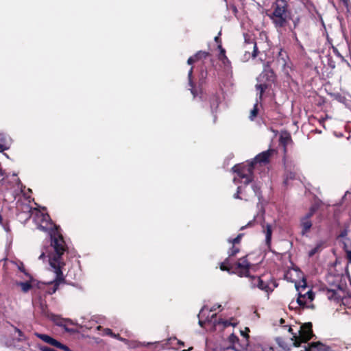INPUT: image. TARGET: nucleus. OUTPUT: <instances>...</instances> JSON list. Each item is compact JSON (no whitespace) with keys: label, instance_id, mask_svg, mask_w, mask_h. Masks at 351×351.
<instances>
[{"label":"nucleus","instance_id":"1","mask_svg":"<svg viewBox=\"0 0 351 351\" xmlns=\"http://www.w3.org/2000/svg\"><path fill=\"white\" fill-rule=\"evenodd\" d=\"M51 245L53 247L55 253L49 256V261L51 267L54 269L56 278L55 279V284L48 293L53 294L58 289L59 283L64 280L62 271L64 263L62 256L67 250V246L62 235L59 233L54 234L51 237Z\"/></svg>","mask_w":351,"mask_h":351},{"label":"nucleus","instance_id":"2","mask_svg":"<svg viewBox=\"0 0 351 351\" xmlns=\"http://www.w3.org/2000/svg\"><path fill=\"white\" fill-rule=\"evenodd\" d=\"M289 7L286 0H276L271 5L272 11L268 16L278 32H281L292 19V13Z\"/></svg>","mask_w":351,"mask_h":351},{"label":"nucleus","instance_id":"3","mask_svg":"<svg viewBox=\"0 0 351 351\" xmlns=\"http://www.w3.org/2000/svg\"><path fill=\"white\" fill-rule=\"evenodd\" d=\"M249 280L252 288H258L268 295L278 286L275 279L269 274H263L260 276H251Z\"/></svg>","mask_w":351,"mask_h":351},{"label":"nucleus","instance_id":"4","mask_svg":"<svg viewBox=\"0 0 351 351\" xmlns=\"http://www.w3.org/2000/svg\"><path fill=\"white\" fill-rule=\"evenodd\" d=\"M276 76L274 71L271 69L269 62H267L264 66L263 72L257 78L260 84L256 85V89L259 90L260 99H262L265 91L276 81Z\"/></svg>","mask_w":351,"mask_h":351},{"label":"nucleus","instance_id":"5","mask_svg":"<svg viewBox=\"0 0 351 351\" xmlns=\"http://www.w3.org/2000/svg\"><path fill=\"white\" fill-rule=\"evenodd\" d=\"M254 168V162L250 161L247 164L235 165L232 170L237 174L243 184H248L253 180Z\"/></svg>","mask_w":351,"mask_h":351},{"label":"nucleus","instance_id":"6","mask_svg":"<svg viewBox=\"0 0 351 351\" xmlns=\"http://www.w3.org/2000/svg\"><path fill=\"white\" fill-rule=\"evenodd\" d=\"M313 325L311 322L302 324L298 330V335L294 334L291 337L293 345L295 347H300L302 343H306L313 337Z\"/></svg>","mask_w":351,"mask_h":351},{"label":"nucleus","instance_id":"7","mask_svg":"<svg viewBox=\"0 0 351 351\" xmlns=\"http://www.w3.org/2000/svg\"><path fill=\"white\" fill-rule=\"evenodd\" d=\"M252 267L251 263L247 259V256L240 258L237 262L232 264V274L239 277H248L250 275V269Z\"/></svg>","mask_w":351,"mask_h":351},{"label":"nucleus","instance_id":"8","mask_svg":"<svg viewBox=\"0 0 351 351\" xmlns=\"http://www.w3.org/2000/svg\"><path fill=\"white\" fill-rule=\"evenodd\" d=\"M243 49V60L245 61H247L250 58H256L259 53L256 42L254 39H252L250 38H245Z\"/></svg>","mask_w":351,"mask_h":351},{"label":"nucleus","instance_id":"9","mask_svg":"<svg viewBox=\"0 0 351 351\" xmlns=\"http://www.w3.org/2000/svg\"><path fill=\"white\" fill-rule=\"evenodd\" d=\"M297 170L296 166L293 162H285V174L283 181L285 185H288L289 180H293L296 178Z\"/></svg>","mask_w":351,"mask_h":351},{"label":"nucleus","instance_id":"10","mask_svg":"<svg viewBox=\"0 0 351 351\" xmlns=\"http://www.w3.org/2000/svg\"><path fill=\"white\" fill-rule=\"evenodd\" d=\"M274 152L275 149H269L266 151L262 152L255 156L254 160H252V162H254V165L257 163L261 165H267L269 162L270 158Z\"/></svg>","mask_w":351,"mask_h":351},{"label":"nucleus","instance_id":"11","mask_svg":"<svg viewBox=\"0 0 351 351\" xmlns=\"http://www.w3.org/2000/svg\"><path fill=\"white\" fill-rule=\"evenodd\" d=\"M287 56H284V54L282 52H279V54H278V57L276 58V62L277 65L280 67V69L282 71V72L284 73V74L286 76H289V66L287 65Z\"/></svg>","mask_w":351,"mask_h":351},{"label":"nucleus","instance_id":"12","mask_svg":"<svg viewBox=\"0 0 351 351\" xmlns=\"http://www.w3.org/2000/svg\"><path fill=\"white\" fill-rule=\"evenodd\" d=\"M220 97L219 95L217 93L213 94L209 97V103H210V108L211 113L214 115L215 120L216 119V113L217 112V109L219 107V105L220 104Z\"/></svg>","mask_w":351,"mask_h":351},{"label":"nucleus","instance_id":"13","mask_svg":"<svg viewBox=\"0 0 351 351\" xmlns=\"http://www.w3.org/2000/svg\"><path fill=\"white\" fill-rule=\"evenodd\" d=\"M250 332V330L248 327H245L244 330L240 331L241 335L243 337V339L242 340L239 339V346L241 349H245L247 350H249L248 347H249V338H250L249 332Z\"/></svg>","mask_w":351,"mask_h":351},{"label":"nucleus","instance_id":"14","mask_svg":"<svg viewBox=\"0 0 351 351\" xmlns=\"http://www.w3.org/2000/svg\"><path fill=\"white\" fill-rule=\"evenodd\" d=\"M319 349H324V350H327L329 348H328V346L323 344L320 341H317L309 343L308 346L304 348V350L301 351H319Z\"/></svg>","mask_w":351,"mask_h":351},{"label":"nucleus","instance_id":"15","mask_svg":"<svg viewBox=\"0 0 351 351\" xmlns=\"http://www.w3.org/2000/svg\"><path fill=\"white\" fill-rule=\"evenodd\" d=\"M35 336L37 337L38 338H39L40 339L43 340L44 342L51 345V346H53L54 347L56 346V344L58 343V341H57L56 339H53V337L49 336L48 335H46V334H41V333H38V332H35Z\"/></svg>","mask_w":351,"mask_h":351},{"label":"nucleus","instance_id":"16","mask_svg":"<svg viewBox=\"0 0 351 351\" xmlns=\"http://www.w3.org/2000/svg\"><path fill=\"white\" fill-rule=\"evenodd\" d=\"M264 232L265 233V243L268 247H270L271 243V236H272V228L270 224H267L265 226H263Z\"/></svg>","mask_w":351,"mask_h":351},{"label":"nucleus","instance_id":"17","mask_svg":"<svg viewBox=\"0 0 351 351\" xmlns=\"http://www.w3.org/2000/svg\"><path fill=\"white\" fill-rule=\"evenodd\" d=\"M11 327L14 329V332L17 334L16 337V341L17 342H23L27 340V337L25 334L19 328L10 324Z\"/></svg>","mask_w":351,"mask_h":351},{"label":"nucleus","instance_id":"18","mask_svg":"<svg viewBox=\"0 0 351 351\" xmlns=\"http://www.w3.org/2000/svg\"><path fill=\"white\" fill-rule=\"evenodd\" d=\"M51 319L57 326L63 327L66 331L73 332L72 329L68 328L66 326L64 323L66 322V319H62L58 315H53Z\"/></svg>","mask_w":351,"mask_h":351},{"label":"nucleus","instance_id":"19","mask_svg":"<svg viewBox=\"0 0 351 351\" xmlns=\"http://www.w3.org/2000/svg\"><path fill=\"white\" fill-rule=\"evenodd\" d=\"M217 47L219 49V60L221 61L224 65L230 64V61L226 56V50L222 47V45L220 44Z\"/></svg>","mask_w":351,"mask_h":351},{"label":"nucleus","instance_id":"20","mask_svg":"<svg viewBox=\"0 0 351 351\" xmlns=\"http://www.w3.org/2000/svg\"><path fill=\"white\" fill-rule=\"evenodd\" d=\"M301 226L302 228V234H304L306 232H308L312 226V223H311V219L306 218L304 217H302L301 219Z\"/></svg>","mask_w":351,"mask_h":351},{"label":"nucleus","instance_id":"21","mask_svg":"<svg viewBox=\"0 0 351 351\" xmlns=\"http://www.w3.org/2000/svg\"><path fill=\"white\" fill-rule=\"evenodd\" d=\"M326 295L328 300H334L337 303H339L341 300V296L339 293L333 289H328L326 291Z\"/></svg>","mask_w":351,"mask_h":351},{"label":"nucleus","instance_id":"22","mask_svg":"<svg viewBox=\"0 0 351 351\" xmlns=\"http://www.w3.org/2000/svg\"><path fill=\"white\" fill-rule=\"evenodd\" d=\"M193 70V67H191L188 73V79H189V85L191 87V88H190L191 93L193 95V97H195L197 95V91L195 88V84L192 80Z\"/></svg>","mask_w":351,"mask_h":351},{"label":"nucleus","instance_id":"23","mask_svg":"<svg viewBox=\"0 0 351 351\" xmlns=\"http://www.w3.org/2000/svg\"><path fill=\"white\" fill-rule=\"evenodd\" d=\"M324 242L322 241L317 243L315 246L308 252V256L313 257L315 254L319 253L324 248Z\"/></svg>","mask_w":351,"mask_h":351},{"label":"nucleus","instance_id":"24","mask_svg":"<svg viewBox=\"0 0 351 351\" xmlns=\"http://www.w3.org/2000/svg\"><path fill=\"white\" fill-rule=\"evenodd\" d=\"M230 258H226L223 263L220 264V269L232 274V264H230Z\"/></svg>","mask_w":351,"mask_h":351},{"label":"nucleus","instance_id":"25","mask_svg":"<svg viewBox=\"0 0 351 351\" xmlns=\"http://www.w3.org/2000/svg\"><path fill=\"white\" fill-rule=\"evenodd\" d=\"M232 246L228 250V257H232L237 256L240 252V245L237 244H231Z\"/></svg>","mask_w":351,"mask_h":351},{"label":"nucleus","instance_id":"26","mask_svg":"<svg viewBox=\"0 0 351 351\" xmlns=\"http://www.w3.org/2000/svg\"><path fill=\"white\" fill-rule=\"evenodd\" d=\"M17 285L21 287V290L24 293L28 292L32 288V283L30 281H27V282H21L17 283Z\"/></svg>","mask_w":351,"mask_h":351},{"label":"nucleus","instance_id":"27","mask_svg":"<svg viewBox=\"0 0 351 351\" xmlns=\"http://www.w3.org/2000/svg\"><path fill=\"white\" fill-rule=\"evenodd\" d=\"M210 53L207 51H198L193 56L197 61L206 59L208 56H209Z\"/></svg>","mask_w":351,"mask_h":351},{"label":"nucleus","instance_id":"28","mask_svg":"<svg viewBox=\"0 0 351 351\" xmlns=\"http://www.w3.org/2000/svg\"><path fill=\"white\" fill-rule=\"evenodd\" d=\"M258 103L256 102L254 105L253 108L250 111V113L249 115V119H250V121H254L258 116Z\"/></svg>","mask_w":351,"mask_h":351},{"label":"nucleus","instance_id":"29","mask_svg":"<svg viewBox=\"0 0 351 351\" xmlns=\"http://www.w3.org/2000/svg\"><path fill=\"white\" fill-rule=\"evenodd\" d=\"M243 235H244L243 233H240L234 239H230V238L228 239V242L230 244H237V245H240L241 241V239H242Z\"/></svg>","mask_w":351,"mask_h":351},{"label":"nucleus","instance_id":"30","mask_svg":"<svg viewBox=\"0 0 351 351\" xmlns=\"http://www.w3.org/2000/svg\"><path fill=\"white\" fill-rule=\"evenodd\" d=\"M215 325H222L223 328H227L230 326H235V324L232 323L230 320H225L223 319H219L215 324Z\"/></svg>","mask_w":351,"mask_h":351},{"label":"nucleus","instance_id":"31","mask_svg":"<svg viewBox=\"0 0 351 351\" xmlns=\"http://www.w3.org/2000/svg\"><path fill=\"white\" fill-rule=\"evenodd\" d=\"M297 303L302 307H305L306 304V294L299 293L298 298H297Z\"/></svg>","mask_w":351,"mask_h":351},{"label":"nucleus","instance_id":"32","mask_svg":"<svg viewBox=\"0 0 351 351\" xmlns=\"http://www.w3.org/2000/svg\"><path fill=\"white\" fill-rule=\"evenodd\" d=\"M276 343L279 345L280 347L282 348L285 350H289L288 345L285 342L282 337H277L276 339Z\"/></svg>","mask_w":351,"mask_h":351},{"label":"nucleus","instance_id":"33","mask_svg":"<svg viewBox=\"0 0 351 351\" xmlns=\"http://www.w3.org/2000/svg\"><path fill=\"white\" fill-rule=\"evenodd\" d=\"M317 210V206L316 205H313L310 208L308 213L304 216V217L311 219Z\"/></svg>","mask_w":351,"mask_h":351},{"label":"nucleus","instance_id":"34","mask_svg":"<svg viewBox=\"0 0 351 351\" xmlns=\"http://www.w3.org/2000/svg\"><path fill=\"white\" fill-rule=\"evenodd\" d=\"M56 348L62 350L64 351H71L70 348L66 345L62 344L60 341H58Z\"/></svg>","mask_w":351,"mask_h":351},{"label":"nucleus","instance_id":"35","mask_svg":"<svg viewBox=\"0 0 351 351\" xmlns=\"http://www.w3.org/2000/svg\"><path fill=\"white\" fill-rule=\"evenodd\" d=\"M19 269L23 272L26 276L29 277L30 279H32V276L26 271L24 265L23 263H21L20 265H19Z\"/></svg>","mask_w":351,"mask_h":351},{"label":"nucleus","instance_id":"36","mask_svg":"<svg viewBox=\"0 0 351 351\" xmlns=\"http://www.w3.org/2000/svg\"><path fill=\"white\" fill-rule=\"evenodd\" d=\"M304 294H306V298L307 297L308 299L310 300V301H312L314 300V297H315V295H314V293L311 291V290H308L306 293H305Z\"/></svg>","mask_w":351,"mask_h":351},{"label":"nucleus","instance_id":"37","mask_svg":"<svg viewBox=\"0 0 351 351\" xmlns=\"http://www.w3.org/2000/svg\"><path fill=\"white\" fill-rule=\"evenodd\" d=\"M38 348L40 351H57L53 348H51L45 346H40Z\"/></svg>","mask_w":351,"mask_h":351},{"label":"nucleus","instance_id":"38","mask_svg":"<svg viewBox=\"0 0 351 351\" xmlns=\"http://www.w3.org/2000/svg\"><path fill=\"white\" fill-rule=\"evenodd\" d=\"M291 20L293 21V29H294L299 25L300 19L299 17H296L295 19H292Z\"/></svg>","mask_w":351,"mask_h":351},{"label":"nucleus","instance_id":"39","mask_svg":"<svg viewBox=\"0 0 351 351\" xmlns=\"http://www.w3.org/2000/svg\"><path fill=\"white\" fill-rule=\"evenodd\" d=\"M340 1L347 9L349 8V6L350 5V0H340Z\"/></svg>","mask_w":351,"mask_h":351},{"label":"nucleus","instance_id":"40","mask_svg":"<svg viewBox=\"0 0 351 351\" xmlns=\"http://www.w3.org/2000/svg\"><path fill=\"white\" fill-rule=\"evenodd\" d=\"M112 337L115 338V339H119V340H120L121 341H124V342L126 341V339H124V338L121 337L119 334H117L116 335V334L114 333Z\"/></svg>","mask_w":351,"mask_h":351},{"label":"nucleus","instance_id":"41","mask_svg":"<svg viewBox=\"0 0 351 351\" xmlns=\"http://www.w3.org/2000/svg\"><path fill=\"white\" fill-rule=\"evenodd\" d=\"M196 62L194 56H191L188 58L187 63L189 64H192Z\"/></svg>","mask_w":351,"mask_h":351},{"label":"nucleus","instance_id":"42","mask_svg":"<svg viewBox=\"0 0 351 351\" xmlns=\"http://www.w3.org/2000/svg\"><path fill=\"white\" fill-rule=\"evenodd\" d=\"M221 35V32L219 33V35L215 37V41L218 43L219 45H221V39L220 38L219 36Z\"/></svg>","mask_w":351,"mask_h":351},{"label":"nucleus","instance_id":"43","mask_svg":"<svg viewBox=\"0 0 351 351\" xmlns=\"http://www.w3.org/2000/svg\"><path fill=\"white\" fill-rule=\"evenodd\" d=\"M347 234H348V231H347V230H342V231L340 232V234H339V236H338V237H342V238H343V237H346V236H347Z\"/></svg>","mask_w":351,"mask_h":351},{"label":"nucleus","instance_id":"44","mask_svg":"<svg viewBox=\"0 0 351 351\" xmlns=\"http://www.w3.org/2000/svg\"><path fill=\"white\" fill-rule=\"evenodd\" d=\"M346 257L348 260L349 263H351V250H346Z\"/></svg>","mask_w":351,"mask_h":351},{"label":"nucleus","instance_id":"45","mask_svg":"<svg viewBox=\"0 0 351 351\" xmlns=\"http://www.w3.org/2000/svg\"><path fill=\"white\" fill-rule=\"evenodd\" d=\"M105 333H106V335H109L110 337H112V335L114 334L112 330L110 328L105 329Z\"/></svg>","mask_w":351,"mask_h":351},{"label":"nucleus","instance_id":"46","mask_svg":"<svg viewBox=\"0 0 351 351\" xmlns=\"http://www.w3.org/2000/svg\"><path fill=\"white\" fill-rule=\"evenodd\" d=\"M26 208L28 210L27 213L25 214V215H26L25 217L27 219L30 218V217H31V213H30L31 208L28 206H26Z\"/></svg>","mask_w":351,"mask_h":351},{"label":"nucleus","instance_id":"47","mask_svg":"<svg viewBox=\"0 0 351 351\" xmlns=\"http://www.w3.org/2000/svg\"><path fill=\"white\" fill-rule=\"evenodd\" d=\"M240 189H241V187L239 186L237 188V193L234 195V197L236 198V199H239L240 197H239V193H240Z\"/></svg>","mask_w":351,"mask_h":351},{"label":"nucleus","instance_id":"48","mask_svg":"<svg viewBox=\"0 0 351 351\" xmlns=\"http://www.w3.org/2000/svg\"><path fill=\"white\" fill-rule=\"evenodd\" d=\"M39 229L42 230H44V231H47L49 229V227L48 226H44L43 225H39L38 226Z\"/></svg>","mask_w":351,"mask_h":351},{"label":"nucleus","instance_id":"49","mask_svg":"<svg viewBox=\"0 0 351 351\" xmlns=\"http://www.w3.org/2000/svg\"><path fill=\"white\" fill-rule=\"evenodd\" d=\"M252 224H253V221H250V222H249L246 226H242V227L240 228V230H244L246 227L251 226Z\"/></svg>","mask_w":351,"mask_h":351},{"label":"nucleus","instance_id":"50","mask_svg":"<svg viewBox=\"0 0 351 351\" xmlns=\"http://www.w3.org/2000/svg\"><path fill=\"white\" fill-rule=\"evenodd\" d=\"M288 331L292 335V337L294 335V334H298L297 332H293V329L292 328L291 326H289Z\"/></svg>","mask_w":351,"mask_h":351},{"label":"nucleus","instance_id":"51","mask_svg":"<svg viewBox=\"0 0 351 351\" xmlns=\"http://www.w3.org/2000/svg\"><path fill=\"white\" fill-rule=\"evenodd\" d=\"M177 343L180 346H184V342L180 341V340H178L177 341Z\"/></svg>","mask_w":351,"mask_h":351},{"label":"nucleus","instance_id":"52","mask_svg":"<svg viewBox=\"0 0 351 351\" xmlns=\"http://www.w3.org/2000/svg\"><path fill=\"white\" fill-rule=\"evenodd\" d=\"M45 257V253H44V252H43V253L40 255V256H39V259H43V258H44Z\"/></svg>","mask_w":351,"mask_h":351},{"label":"nucleus","instance_id":"53","mask_svg":"<svg viewBox=\"0 0 351 351\" xmlns=\"http://www.w3.org/2000/svg\"><path fill=\"white\" fill-rule=\"evenodd\" d=\"M43 218L44 220H47V219H49V216L48 215H43Z\"/></svg>","mask_w":351,"mask_h":351},{"label":"nucleus","instance_id":"54","mask_svg":"<svg viewBox=\"0 0 351 351\" xmlns=\"http://www.w3.org/2000/svg\"><path fill=\"white\" fill-rule=\"evenodd\" d=\"M328 348H329L328 350H324V349H319V351H332V349L330 346H328Z\"/></svg>","mask_w":351,"mask_h":351},{"label":"nucleus","instance_id":"55","mask_svg":"<svg viewBox=\"0 0 351 351\" xmlns=\"http://www.w3.org/2000/svg\"><path fill=\"white\" fill-rule=\"evenodd\" d=\"M193 349V347H190L189 349L187 350H182V351H190V350H192Z\"/></svg>","mask_w":351,"mask_h":351},{"label":"nucleus","instance_id":"56","mask_svg":"<svg viewBox=\"0 0 351 351\" xmlns=\"http://www.w3.org/2000/svg\"><path fill=\"white\" fill-rule=\"evenodd\" d=\"M280 322L281 324H284L285 323V319L281 318L280 320Z\"/></svg>","mask_w":351,"mask_h":351},{"label":"nucleus","instance_id":"57","mask_svg":"<svg viewBox=\"0 0 351 351\" xmlns=\"http://www.w3.org/2000/svg\"><path fill=\"white\" fill-rule=\"evenodd\" d=\"M172 340H177V339H176V337H174L173 339H172V338H169V339H168V341H172Z\"/></svg>","mask_w":351,"mask_h":351},{"label":"nucleus","instance_id":"58","mask_svg":"<svg viewBox=\"0 0 351 351\" xmlns=\"http://www.w3.org/2000/svg\"><path fill=\"white\" fill-rule=\"evenodd\" d=\"M216 310V307H213L211 309H210V311H215Z\"/></svg>","mask_w":351,"mask_h":351},{"label":"nucleus","instance_id":"59","mask_svg":"<svg viewBox=\"0 0 351 351\" xmlns=\"http://www.w3.org/2000/svg\"><path fill=\"white\" fill-rule=\"evenodd\" d=\"M3 190H0V193H3Z\"/></svg>","mask_w":351,"mask_h":351}]
</instances>
